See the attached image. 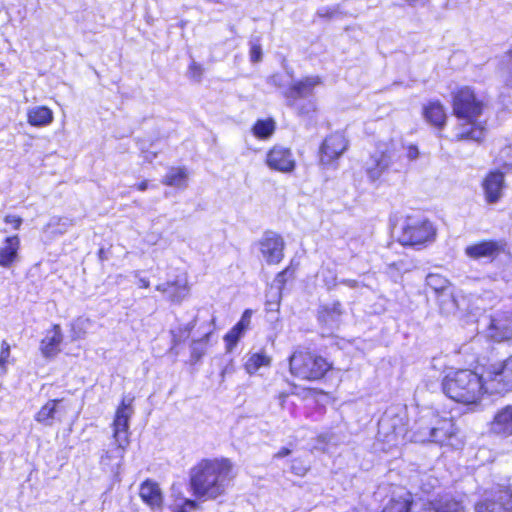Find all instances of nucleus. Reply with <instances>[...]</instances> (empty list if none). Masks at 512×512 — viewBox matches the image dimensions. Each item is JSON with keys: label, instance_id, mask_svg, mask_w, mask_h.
Instances as JSON below:
<instances>
[{"label": "nucleus", "instance_id": "1", "mask_svg": "<svg viewBox=\"0 0 512 512\" xmlns=\"http://www.w3.org/2000/svg\"><path fill=\"white\" fill-rule=\"evenodd\" d=\"M452 108L453 114L464 121L457 128L455 139L482 141L485 137V128L478 119L485 109L484 101L475 94L473 89L465 86L453 93Z\"/></svg>", "mask_w": 512, "mask_h": 512}, {"label": "nucleus", "instance_id": "2", "mask_svg": "<svg viewBox=\"0 0 512 512\" xmlns=\"http://www.w3.org/2000/svg\"><path fill=\"white\" fill-rule=\"evenodd\" d=\"M409 439L419 443H435L460 448L463 445L453 420L433 410L422 411L414 421Z\"/></svg>", "mask_w": 512, "mask_h": 512}, {"label": "nucleus", "instance_id": "3", "mask_svg": "<svg viewBox=\"0 0 512 512\" xmlns=\"http://www.w3.org/2000/svg\"><path fill=\"white\" fill-rule=\"evenodd\" d=\"M228 460H204L191 471L190 484L197 497L216 498L225 492L232 479Z\"/></svg>", "mask_w": 512, "mask_h": 512}, {"label": "nucleus", "instance_id": "4", "mask_svg": "<svg viewBox=\"0 0 512 512\" xmlns=\"http://www.w3.org/2000/svg\"><path fill=\"white\" fill-rule=\"evenodd\" d=\"M132 402L133 398H124L117 408L112 423L113 442L100 460L103 468L115 475L120 473L127 447L130 444L129 421L134 412Z\"/></svg>", "mask_w": 512, "mask_h": 512}, {"label": "nucleus", "instance_id": "5", "mask_svg": "<svg viewBox=\"0 0 512 512\" xmlns=\"http://www.w3.org/2000/svg\"><path fill=\"white\" fill-rule=\"evenodd\" d=\"M485 382L484 369L480 374L469 369H460L444 377L442 389L449 398L458 403L477 405L484 394H490Z\"/></svg>", "mask_w": 512, "mask_h": 512}, {"label": "nucleus", "instance_id": "6", "mask_svg": "<svg viewBox=\"0 0 512 512\" xmlns=\"http://www.w3.org/2000/svg\"><path fill=\"white\" fill-rule=\"evenodd\" d=\"M407 163L402 158L401 149L397 143L390 140L378 143L376 150L364 164L365 172L371 181H377L389 170L400 172Z\"/></svg>", "mask_w": 512, "mask_h": 512}, {"label": "nucleus", "instance_id": "7", "mask_svg": "<svg viewBox=\"0 0 512 512\" xmlns=\"http://www.w3.org/2000/svg\"><path fill=\"white\" fill-rule=\"evenodd\" d=\"M330 368L326 359L307 350L297 349L289 357L290 373L303 380L320 379Z\"/></svg>", "mask_w": 512, "mask_h": 512}, {"label": "nucleus", "instance_id": "8", "mask_svg": "<svg viewBox=\"0 0 512 512\" xmlns=\"http://www.w3.org/2000/svg\"><path fill=\"white\" fill-rule=\"evenodd\" d=\"M433 224L420 215H408L403 220L399 241L403 245L420 246L435 240Z\"/></svg>", "mask_w": 512, "mask_h": 512}, {"label": "nucleus", "instance_id": "9", "mask_svg": "<svg viewBox=\"0 0 512 512\" xmlns=\"http://www.w3.org/2000/svg\"><path fill=\"white\" fill-rule=\"evenodd\" d=\"M321 84L322 79L318 75L307 76L293 82L285 93L287 105L295 109L300 115H308L315 111V103L312 100H307L303 104L299 100L311 96L314 88Z\"/></svg>", "mask_w": 512, "mask_h": 512}, {"label": "nucleus", "instance_id": "10", "mask_svg": "<svg viewBox=\"0 0 512 512\" xmlns=\"http://www.w3.org/2000/svg\"><path fill=\"white\" fill-rule=\"evenodd\" d=\"M484 379L490 395L512 391V356L484 367Z\"/></svg>", "mask_w": 512, "mask_h": 512}, {"label": "nucleus", "instance_id": "11", "mask_svg": "<svg viewBox=\"0 0 512 512\" xmlns=\"http://www.w3.org/2000/svg\"><path fill=\"white\" fill-rule=\"evenodd\" d=\"M257 245L267 264H278L283 259L285 242L279 234L272 231L265 232Z\"/></svg>", "mask_w": 512, "mask_h": 512}, {"label": "nucleus", "instance_id": "12", "mask_svg": "<svg viewBox=\"0 0 512 512\" xmlns=\"http://www.w3.org/2000/svg\"><path fill=\"white\" fill-rule=\"evenodd\" d=\"M348 148V140L342 133H333L325 138L320 147V162L330 166Z\"/></svg>", "mask_w": 512, "mask_h": 512}, {"label": "nucleus", "instance_id": "13", "mask_svg": "<svg viewBox=\"0 0 512 512\" xmlns=\"http://www.w3.org/2000/svg\"><path fill=\"white\" fill-rule=\"evenodd\" d=\"M481 186L485 201L488 204L498 203L503 197L506 188L504 172L499 170L490 171L482 180Z\"/></svg>", "mask_w": 512, "mask_h": 512}, {"label": "nucleus", "instance_id": "14", "mask_svg": "<svg viewBox=\"0 0 512 512\" xmlns=\"http://www.w3.org/2000/svg\"><path fill=\"white\" fill-rule=\"evenodd\" d=\"M266 164L270 169L283 173L292 172L296 166L291 150L283 146H274L268 151Z\"/></svg>", "mask_w": 512, "mask_h": 512}, {"label": "nucleus", "instance_id": "15", "mask_svg": "<svg viewBox=\"0 0 512 512\" xmlns=\"http://www.w3.org/2000/svg\"><path fill=\"white\" fill-rule=\"evenodd\" d=\"M506 243L503 240H485L465 248V254L474 260L482 258L493 260L505 251Z\"/></svg>", "mask_w": 512, "mask_h": 512}, {"label": "nucleus", "instance_id": "16", "mask_svg": "<svg viewBox=\"0 0 512 512\" xmlns=\"http://www.w3.org/2000/svg\"><path fill=\"white\" fill-rule=\"evenodd\" d=\"M476 512H512V493L508 488L500 489L491 498L478 503Z\"/></svg>", "mask_w": 512, "mask_h": 512}, {"label": "nucleus", "instance_id": "17", "mask_svg": "<svg viewBox=\"0 0 512 512\" xmlns=\"http://www.w3.org/2000/svg\"><path fill=\"white\" fill-rule=\"evenodd\" d=\"M378 436L387 443L397 445L399 438L404 436L401 418L383 416L378 422Z\"/></svg>", "mask_w": 512, "mask_h": 512}, {"label": "nucleus", "instance_id": "18", "mask_svg": "<svg viewBox=\"0 0 512 512\" xmlns=\"http://www.w3.org/2000/svg\"><path fill=\"white\" fill-rule=\"evenodd\" d=\"M490 337L497 342L512 339V312L497 313L489 326Z\"/></svg>", "mask_w": 512, "mask_h": 512}, {"label": "nucleus", "instance_id": "19", "mask_svg": "<svg viewBox=\"0 0 512 512\" xmlns=\"http://www.w3.org/2000/svg\"><path fill=\"white\" fill-rule=\"evenodd\" d=\"M155 289L167 295L173 303H181L189 294V286L186 278L177 276L173 281H167L156 285Z\"/></svg>", "mask_w": 512, "mask_h": 512}, {"label": "nucleus", "instance_id": "20", "mask_svg": "<svg viewBox=\"0 0 512 512\" xmlns=\"http://www.w3.org/2000/svg\"><path fill=\"white\" fill-rule=\"evenodd\" d=\"M490 430L503 437L512 435V405L503 407L496 412L490 424Z\"/></svg>", "mask_w": 512, "mask_h": 512}, {"label": "nucleus", "instance_id": "21", "mask_svg": "<svg viewBox=\"0 0 512 512\" xmlns=\"http://www.w3.org/2000/svg\"><path fill=\"white\" fill-rule=\"evenodd\" d=\"M19 249L20 238L18 235L5 238L0 246V267H11L18 259Z\"/></svg>", "mask_w": 512, "mask_h": 512}, {"label": "nucleus", "instance_id": "22", "mask_svg": "<svg viewBox=\"0 0 512 512\" xmlns=\"http://www.w3.org/2000/svg\"><path fill=\"white\" fill-rule=\"evenodd\" d=\"M139 495L142 501L151 509H158L162 506L163 496L159 485L151 480H146L140 485Z\"/></svg>", "mask_w": 512, "mask_h": 512}, {"label": "nucleus", "instance_id": "23", "mask_svg": "<svg viewBox=\"0 0 512 512\" xmlns=\"http://www.w3.org/2000/svg\"><path fill=\"white\" fill-rule=\"evenodd\" d=\"M343 308L339 301L323 304L318 310V320L329 328L339 325Z\"/></svg>", "mask_w": 512, "mask_h": 512}, {"label": "nucleus", "instance_id": "24", "mask_svg": "<svg viewBox=\"0 0 512 512\" xmlns=\"http://www.w3.org/2000/svg\"><path fill=\"white\" fill-rule=\"evenodd\" d=\"M62 400H49L35 415V420L45 426H51L55 420H61L65 413L60 408Z\"/></svg>", "mask_w": 512, "mask_h": 512}, {"label": "nucleus", "instance_id": "25", "mask_svg": "<svg viewBox=\"0 0 512 512\" xmlns=\"http://www.w3.org/2000/svg\"><path fill=\"white\" fill-rule=\"evenodd\" d=\"M63 340V335L59 325H54L48 330L41 341V352L45 357L55 356L59 352V345Z\"/></svg>", "mask_w": 512, "mask_h": 512}, {"label": "nucleus", "instance_id": "26", "mask_svg": "<svg viewBox=\"0 0 512 512\" xmlns=\"http://www.w3.org/2000/svg\"><path fill=\"white\" fill-rule=\"evenodd\" d=\"M423 115L427 122L437 128H443L446 123V110L438 100L430 101L425 105L423 108Z\"/></svg>", "mask_w": 512, "mask_h": 512}, {"label": "nucleus", "instance_id": "27", "mask_svg": "<svg viewBox=\"0 0 512 512\" xmlns=\"http://www.w3.org/2000/svg\"><path fill=\"white\" fill-rule=\"evenodd\" d=\"M382 512H427L425 509L416 510L411 495L404 492L398 497H393L384 507Z\"/></svg>", "mask_w": 512, "mask_h": 512}, {"label": "nucleus", "instance_id": "28", "mask_svg": "<svg viewBox=\"0 0 512 512\" xmlns=\"http://www.w3.org/2000/svg\"><path fill=\"white\" fill-rule=\"evenodd\" d=\"M53 112L46 106L31 107L27 111V121L31 126L42 127L52 123Z\"/></svg>", "mask_w": 512, "mask_h": 512}, {"label": "nucleus", "instance_id": "29", "mask_svg": "<svg viewBox=\"0 0 512 512\" xmlns=\"http://www.w3.org/2000/svg\"><path fill=\"white\" fill-rule=\"evenodd\" d=\"M436 296L441 313L451 315L460 308L458 296L454 293L453 288L448 289L442 294H437Z\"/></svg>", "mask_w": 512, "mask_h": 512}, {"label": "nucleus", "instance_id": "30", "mask_svg": "<svg viewBox=\"0 0 512 512\" xmlns=\"http://www.w3.org/2000/svg\"><path fill=\"white\" fill-rule=\"evenodd\" d=\"M188 173L183 167H171L167 174L164 176L162 183L179 188L185 189L187 187Z\"/></svg>", "mask_w": 512, "mask_h": 512}, {"label": "nucleus", "instance_id": "31", "mask_svg": "<svg viewBox=\"0 0 512 512\" xmlns=\"http://www.w3.org/2000/svg\"><path fill=\"white\" fill-rule=\"evenodd\" d=\"M435 512H466L463 503L452 497L441 498L434 506Z\"/></svg>", "mask_w": 512, "mask_h": 512}, {"label": "nucleus", "instance_id": "32", "mask_svg": "<svg viewBox=\"0 0 512 512\" xmlns=\"http://www.w3.org/2000/svg\"><path fill=\"white\" fill-rule=\"evenodd\" d=\"M210 336L211 332H207L200 339L192 341L190 345L192 362H198L206 354Z\"/></svg>", "mask_w": 512, "mask_h": 512}, {"label": "nucleus", "instance_id": "33", "mask_svg": "<svg viewBox=\"0 0 512 512\" xmlns=\"http://www.w3.org/2000/svg\"><path fill=\"white\" fill-rule=\"evenodd\" d=\"M426 285L431 288L435 294H442L452 288L450 282L440 274L430 273L426 277Z\"/></svg>", "mask_w": 512, "mask_h": 512}, {"label": "nucleus", "instance_id": "34", "mask_svg": "<svg viewBox=\"0 0 512 512\" xmlns=\"http://www.w3.org/2000/svg\"><path fill=\"white\" fill-rule=\"evenodd\" d=\"M275 128V122L272 119L258 120L252 128V132L257 138L267 139L274 133Z\"/></svg>", "mask_w": 512, "mask_h": 512}, {"label": "nucleus", "instance_id": "35", "mask_svg": "<svg viewBox=\"0 0 512 512\" xmlns=\"http://www.w3.org/2000/svg\"><path fill=\"white\" fill-rule=\"evenodd\" d=\"M270 358L263 353L252 354L245 363V369L249 374H253L261 367L270 365Z\"/></svg>", "mask_w": 512, "mask_h": 512}, {"label": "nucleus", "instance_id": "36", "mask_svg": "<svg viewBox=\"0 0 512 512\" xmlns=\"http://www.w3.org/2000/svg\"><path fill=\"white\" fill-rule=\"evenodd\" d=\"M500 74L504 83L508 87H512V48L506 53L503 58Z\"/></svg>", "mask_w": 512, "mask_h": 512}, {"label": "nucleus", "instance_id": "37", "mask_svg": "<svg viewBox=\"0 0 512 512\" xmlns=\"http://www.w3.org/2000/svg\"><path fill=\"white\" fill-rule=\"evenodd\" d=\"M496 162L506 171H512V144L503 147L499 151Z\"/></svg>", "mask_w": 512, "mask_h": 512}, {"label": "nucleus", "instance_id": "38", "mask_svg": "<svg viewBox=\"0 0 512 512\" xmlns=\"http://www.w3.org/2000/svg\"><path fill=\"white\" fill-rule=\"evenodd\" d=\"M245 330H242L238 326H234L226 335L225 342L227 346V350L231 351L233 347L237 344L238 340L242 337Z\"/></svg>", "mask_w": 512, "mask_h": 512}, {"label": "nucleus", "instance_id": "39", "mask_svg": "<svg viewBox=\"0 0 512 512\" xmlns=\"http://www.w3.org/2000/svg\"><path fill=\"white\" fill-rule=\"evenodd\" d=\"M10 357V345L7 341L3 340L1 343V351H0V370L5 373L6 372V365L8 362V359Z\"/></svg>", "mask_w": 512, "mask_h": 512}, {"label": "nucleus", "instance_id": "40", "mask_svg": "<svg viewBox=\"0 0 512 512\" xmlns=\"http://www.w3.org/2000/svg\"><path fill=\"white\" fill-rule=\"evenodd\" d=\"M188 75L193 80L199 82L203 75V68L201 67V65L193 61L189 66Z\"/></svg>", "mask_w": 512, "mask_h": 512}, {"label": "nucleus", "instance_id": "41", "mask_svg": "<svg viewBox=\"0 0 512 512\" xmlns=\"http://www.w3.org/2000/svg\"><path fill=\"white\" fill-rule=\"evenodd\" d=\"M262 58V48L259 41H251L250 59L252 62H259Z\"/></svg>", "mask_w": 512, "mask_h": 512}, {"label": "nucleus", "instance_id": "42", "mask_svg": "<svg viewBox=\"0 0 512 512\" xmlns=\"http://www.w3.org/2000/svg\"><path fill=\"white\" fill-rule=\"evenodd\" d=\"M339 5L332 7H322L318 9L317 15L322 18H332L335 17L340 11Z\"/></svg>", "mask_w": 512, "mask_h": 512}, {"label": "nucleus", "instance_id": "43", "mask_svg": "<svg viewBox=\"0 0 512 512\" xmlns=\"http://www.w3.org/2000/svg\"><path fill=\"white\" fill-rule=\"evenodd\" d=\"M251 316H252V311L249 309L245 310L244 313L242 314L240 321L236 324V326H238L242 330L246 331V329L250 325Z\"/></svg>", "mask_w": 512, "mask_h": 512}, {"label": "nucleus", "instance_id": "44", "mask_svg": "<svg viewBox=\"0 0 512 512\" xmlns=\"http://www.w3.org/2000/svg\"><path fill=\"white\" fill-rule=\"evenodd\" d=\"M404 150L406 159L409 162L414 161L419 157L420 152L416 145H408L407 147L404 148Z\"/></svg>", "mask_w": 512, "mask_h": 512}, {"label": "nucleus", "instance_id": "45", "mask_svg": "<svg viewBox=\"0 0 512 512\" xmlns=\"http://www.w3.org/2000/svg\"><path fill=\"white\" fill-rule=\"evenodd\" d=\"M4 221L8 224H12L14 229H19L22 224V219L15 215H7Z\"/></svg>", "mask_w": 512, "mask_h": 512}, {"label": "nucleus", "instance_id": "46", "mask_svg": "<svg viewBox=\"0 0 512 512\" xmlns=\"http://www.w3.org/2000/svg\"><path fill=\"white\" fill-rule=\"evenodd\" d=\"M296 462H297L296 460L293 461V464L291 466L292 472L295 473L296 475H299V476L304 475L306 473V471H307V468L305 466H303V465L297 466Z\"/></svg>", "mask_w": 512, "mask_h": 512}, {"label": "nucleus", "instance_id": "47", "mask_svg": "<svg viewBox=\"0 0 512 512\" xmlns=\"http://www.w3.org/2000/svg\"><path fill=\"white\" fill-rule=\"evenodd\" d=\"M186 507H189L190 509H194L196 507L195 501L192 500H186L184 506L179 508L176 512H188L186 510Z\"/></svg>", "mask_w": 512, "mask_h": 512}, {"label": "nucleus", "instance_id": "48", "mask_svg": "<svg viewBox=\"0 0 512 512\" xmlns=\"http://www.w3.org/2000/svg\"><path fill=\"white\" fill-rule=\"evenodd\" d=\"M341 284L346 285L350 288H357L359 285L358 281L351 279H343L341 280Z\"/></svg>", "mask_w": 512, "mask_h": 512}, {"label": "nucleus", "instance_id": "49", "mask_svg": "<svg viewBox=\"0 0 512 512\" xmlns=\"http://www.w3.org/2000/svg\"><path fill=\"white\" fill-rule=\"evenodd\" d=\"M290 453H291L290 449L283 447L274 455V457L282 458V457L288 456Z\"/></svg>", "mask_w": 512, "mask_h": 512}, {"label": "nucleus", "instance_id": "50", "mask_svg": "<svg viewBox=\"0 0 512 512\" xmlns=\"http://www.w3.org/2000/svg\"><path fill=\"white\" fill-rule=\"evenodd\" d=\"M157 156V153L156 152H153V151H144L143 152V157L145 160L151 162L153 159H155Z\"/></svg>", "mask_w": 512, "mask_h": 512}, {"label": "nucleus", "instance_id": "51", "mask_svg": "<svg viewBox=\"0 0 512 512\" xmlns=\"http://www.w3.org/2000/svg\"><path fill=\"white\" fill-rule=\"evenodd\" d=\"M196 326V319H193L191 322L186 324L185 331L189 334L191 330Z\"/></svg>", "mask_w": 512, "mask_h": 512}, {"label": "nucleus", "instance_id": "52", "mask_svg": "<svg viewBox=\"0 0 512 512\" xmlns=\"http://www.w3.org/2000/svg\"><path fill=\"white\" fill-rule=\"evenodd\" d=\"M139 285L142 288H148L150 285V282L146 278H140L139 279Z\"/></svg>", "mask_w": 512, "mask_h": 512}, {"label": "nucleus", "instance_id": "53", "mask_svg": "<svg viewBox=\"0 0 512 512\" xmlns=\"http://www.w3.org/2000/svg\"><path fill=\"white\" fill-rule=\"evenodd\" d=\"M137 188L140 191H145L148 188V182L147 181H142L141 183H139L137 185Z\"/></svg>", "mask_w": 512, "mask_h": 512}, {"label": "nucleus", "instance_id": "54", "mask_svg": "<svg viewBox=\"0 0 512 512\" xmlns=\"http://www.w3.org/2000/svg\"><path fill=\"white\" fill-rule=\"evenodd\" d=\"M410 5H415L420 0H406Z\"/></svg>", "mask_w": 512, "mask_h": 512}, {"label": "nucleus", "instance_id": "55", "mask_svg": "<svg viewBox=\"0 0 512 512\" xmlns=\"http://www.w3.org/2000/svg\"><path fill=\"white\" fill-rule=\"evenodd\" d=\"M390 267H396V268H398V264H397V263H393Z\"/></svg>", "mask_w": 512, "mask_h": 512}]
</instances>
